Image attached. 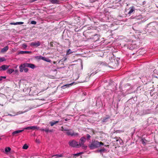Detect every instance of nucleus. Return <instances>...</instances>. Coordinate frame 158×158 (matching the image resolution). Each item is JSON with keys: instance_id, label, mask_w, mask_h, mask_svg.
I'll return each mask as SVG.
<instances>
[{"instance_id": "nucleus-1", "label": "nucleus", "mask_w": 158, "mask_h": 158, "mask_svg": "<svg viewBox=\"0 0 158 158\" xmlns=\"http://www.w3.org/2000/svg\"><path fill=\"white\" fill-rule=\"evenodd\" d=\"M103 145L102 142H99L98 141H92L91 143L89 145V147L91 149H93L94 148H98L101 146Z\"/></svg>"}, {"instance_id": "nucleus-2", "label": "nucleus", "mask_w": 158, "mask_h": 158, "mask_svg": "<svg viewBox=\"0 0 158 158\" xmlns=\"http://www.w3.org/2000/svg\"><path fill=\"white\" fill-rule=\"evenodd\" d=\"M86 140L85 138L84 137H82L79 140V143L78 144L79 147H81L82 148L86 149L87 146L84 144V143Z\"/></svg>"}, {"instance_id": "nucleus-3", "label": "nucleus", "mask_w": 158, "mask_h": 158, "mask_svg": "<svg viewBox=\"0 0 158 158\" xmlns=\"http://www.w3.org/2000/svg\"><path fill=\"white\" fill-rule=\"evenodd\" d=\"M36 67V66L34 64L31 63H26L22 64L20 65V68H23V67H28L33 69Z\"/></svg>"}, {"instance_id": "nucleus-4", "label": "nucleus", "mask_w": 158, "mask_h": 158, "mask_svg": "<svg viewBox=\"0 0 158 158\" xmlns=\"http://www.w3.org/2000/svg\"><path fill=\"white\" fill-rule=\"evenodd\" d=\"M65 133L67 135L71 136L76 137L79 135L78 133L74 132V131L71 129L68 130Z\"/></svg>"}, {"instance_id": "nucleus-5", "label": "nucleus", "mask_w": 158, "mask_h": 158, "mask_svg": "<svg viewBox=\"0 0 158 158\" xmlns=\"http://www.w3.org/2000/svg\"><path fill=\"white\" fill-rule=\"evenodd\" d=\"M69 146L73 148H79V145L77 142L75 140H72L69 142Z\"/></svg>"}, {"instance_id": "nucleus-6", "label": "nucleus", "mask_w": 158, "mask_h": 158, "mask_svg": "<svg viewBox=\"0 0 158 158\" xmlns=\"http://www.w3.org/2000/svg\"><path fill=\"white\" fill-rule=\"evenodd\" d=\"M99 37L100 36L98 34L95 33L94 35L89 36V39L92 40L96 42L99 40Z\"/></svg>"}, {"instance_id": "nucleus-7", "label": "nucleus", "mask_w": 158, "mask_h": 158, "mask_svg": "<svg viewBox=\"0 0 158 158\" xmlns=\"http://www.w3.org/2000/svg\"><path fill=\"white\" fill-rule=\"evenodd\" d=\"M147 28L148 32L150 33H151L152 31H154L156 28L155 27L153 26L151 23H150L148 24Z\"/></svg>"}, {"instance_id": "nucleus-8", "label": "nucleus", "mask_w": 158, "mask_h": 158, "mask_svg": "<svg viewBox=\"0 0 158 158\" xmlns=\"http://www.w3.org/2000/svg\"><path fill=\"white\" fill-rule=\"evenodd\" d=\"M135 7L132 6L130 7L127 10V11H128V14L129 15H130L131 14L133 13H134L135 11Z\"/></svg>"}, {"instance_id": "nucleus-9", "label": "nucleus", "mask_w": 158, "mask_h": 158, "mask_svg": "<svg viewBox=\"0 0 158 158\" xmlns=\"http://www.w3.org/2000/svg\"><path fill=\"white\" fill-rule=\"evenodd\" d=\"M41 44L40 42L38 41L37 42H32L30 44V45L31 47H37L40 46Z\"/></svg>"}, {"instance_id": "nucleus-10", "label": "nucleus", "mask_w": 158, "mask_h": 158, "mask_svg": "<svg viewBox=\"0 0 158 158\" xmlns=\"http://www.w3.org/2000/svg\"><path fill=\"white\" fill-rule=\"evenodd\" d=\"M114 139L115 140L114 141L117 142V144H122L123 141L120 138L116 137Z\"/></svg>"}, {"instance_id": "nucleus-11", "label": "nucleus", "mask_w": 158, "mask_h": 158, "mask_svg": "<svg viewBox=\"0 0 158 158\" xmlns=\"http://www.w3.org/2000/svg\"><path fill=\"white\" fill-rule=\"evenodd\" d=\"M9 66L6 65H3L1 66L0 67V71L5 70L8 69Z\"/></svg>"}, {"instance_id": "nucleus-12", "label": "nucleus", "mask_w": 158, "mask_h": 158, "mask_svg": "<svg viewBox=\"0 0 158 158\" xmlns=\"http://www.w3.org/2000/svg\"><path fill=\"white\" fill-rule=\"evenodd\" d=\"M39 129V127L36 126H30L25 128L24 129L26 130H35L36 129Z\"/></svg>"}, {"instance_id": "nucleus-13", "label": "nucleus", "mask_w": 158, "mask_h": 158, "mask_svg": "<svg viewBox=\"0 0 158 158\" xmlns=\"http://www.w3.org/2000/svg\"><path fill=\"white\" fill-rule=\"evenodd\" d=\"M23 131H24L23 129L22 130H19L15 131H13L12 133V135L13 136H16L17 135H16V134H17L21 132H23Z\"/></svg>"}, {"instance_id": "nucleus-14", "label": "nucleus", "mask_w": 158, "mask_h": 158, "mask_svg": "<svg viewBox=\"0 0 158 158\" xmlns=\"http://www.w3.org/2000/svg\"><path fill=\"white\" fill-rule=\"evenodd\" d=\"M64 0H49L53 4H58L60 1H64Z\"/></svg>"}, {"instance_id": "nucleus-15", "label": "nucleus", "mask_w": 158, "mask_h": 158, "mask_svg": "<svg viewBox=\"0 0 158 158\" xmlns=\"http://www.w3.org/2000/svg\"><path fill=\"white\" fill-rule=\"evenodd\" d=\"M19 68L20 69L19 71L21 72H23V70H24V71L25 73H27L28 71V68H27L26 67H24V68L23 67V68H20V65L19 66Z\"/></svg>"}, {"instance_id": "nucleus-16", "label": "nucleus", "mask_w": 158, "mask_h": 158, "mask_svg": "<svg viewBox=\"0 0 158 158\" xmlns=\"http://www.w3.org/2000/svg\"><path fill=\"white\" fill-rule=\"evenodd\" d=\"M138 24H135L133 26L132 28L134 30L137 31L138 30Z\"/></svg>"}, {"instance_id": "nucleus-17", "label": "nucleus", "mask_w": 158, "mask_h": 158, "mask_svg": "<svg viewBox=\"0 0 158 158\" xmlns=\"http://www.w3.org/2000/svg\"><path fill=\"white\" fill-rule=\"evenodd\" d=\"M25 112V111L23 112V111H20L18 112L16 114V113H13L12 114H8V115H10L11 116H15L16 115H18L19 114H21L23 113H24Z\"/></svg>"}, {"instance_id": "nucleus-18", "label": "nucleus", "mask_w": 158, "mask_h": 158, "mask_svg": "<svg viewBox=\"0 0 158 158\" xmlns=\"http://www.w3.org/2000/svg\"><path fill=\"white\" fill-rule=\"evenodd\" d=\"M140 51L139 52V55H143L145 54L146 52L145 50L143 49H140Z\"/></svg>"}, {"instance_id": "nucleus-19", "label": "nucleus", "mask_w": 158, "mask_h": 158, "mask_svg": "<svg viewBox=\"0 0 158 158\" xmlns=\"http://www.w3.org/2000/svg\"><path fill=\"white\" fill-rule=\"evenodd\" d=\"M31 53V51H21L19 52H18V54H23L25 53Z\"/></svg>"}, {"instance_id": "nucleus-20", "label": "nucleus", "mask_w": 158, "mask_h": 158, "mask_svg": "<svg viewBox=\"0 0 158 158\" xmlns=\"http://www.w3.org/2000/svg\"><path fill=\"white\" fill-rule=\"evenodd\" d=\"M9 47L8 46H6L4 47V48H2L1 50V52H6L7 50L8 49Z\"/></svg>"}, {"instance_id": "nucleus-21", "label": "nucleus", "mask_w": 158, "mask_h": 158, "mask_svg": "<svg viewBox=\"0 0 158 158\" xmlns=\"http://www.w3.org/2000/svg\"><path fill=\"white\" fill-rule=\"evenodd\" d=\"M106 149L104 148H102L100 150H97L96 151L98 152H100L101 154H102L106 151Z\"/></svg>"}, {"instance_id": "nucleus-22", "label": "nucleus", "mask_w": 158, "mask_h": 158, "mask_svg": "<svg viewBox=\"0 0 158 158\" xmlns=\"http://www.w3.org/2000/svg\"><path fill=\"white\" fill-rule=\"evenodd\" d=\"M59 122V121H53L49 122V123L51 126H52L56 124Z\"/></svg>"}, {"instance_id": "nucleus-23", "label": "nucleus", "mask_w": 158, "mask_h": 158, "mask_svg": "<svg viewBox=\"0 0 158 158\" xmlns=\"http://www.w3.org/2000/svg\"><path fill=\"white\" fill-rule=\"evenodd\" d=\"M146 140L144 138H142L141 140H140V142H141V143L143 144V145H145L146 143Z\"/></svg>"}, {"instance_id": "nucleus-24", "label": "nucleus", "mask_w": 158, "mask_h": 158, "mask_svg": "<svg viewBox=\"0 0 158 158\" xmlns=\"http://www.w3.org/2000/svg\"><path fill=\"white\" fill-rule=\"evenodd\" d=\"M98 64H99L100 65H104L105 66H107L108 65L107 63L102 61H99L98 62Z\"/></svg>"}, {"instance_id": "nucleus-25", "label": "nucleus", "mask_w": 158, "mask_h": 158, "mask_svg": "<svg viewBox=\"0 0 158 158\" xmlns=\"http://www.w3.org/2000/svg\"><path fill=\"white\" fill-rule=\"evenodd\" d=\"M55 156H56V157H55V158L62 157L63 156V155L62 154H56V155H53L52 156V157H55Z\"/></svg>"}, {"instance_id": "nucleus-26", "label": "nucleus", "mask_w": 158, "mask_h": 158, "mask_svg": "<svg viewBox=\"0 0 158 158\" xmlns=\"http://www.w3.org/2000/svg\"><path fill=\"white\" fill-rule=\"evenodd\" d=\"M14 71V69H8L7 71V73L9 74H11Z\"/></svg>"}, {"instance_id": "nucleus-27", "label": "nucleus", "mask_w": 158, "mask_h": 158, "mask_svg": "<svg viewBox=\"0 0 158 158\" xmlns=\"http://www.w3.org/2000/svg\"><path fill=\"white\" fill-rule=\"evenodd\" d=\"M121 0H115L113 2L115 4L118 3L119 5H118V6H119V5H120V2L121 1Z\"/></svg>"}, {"instance_id": "nucleus-28", "label": "nucleus", "mask_w": 158, "mask_h": 158, "mask_svg": "<svg viewBox=\"0 0 158 158\" xmlns=\"http://www.w3.org/2000/svg\"><path fill=\"white\" fill-rule=\"evenodd\" d=\"M45 131L46 133H48V132H52L53 131L52 130H49L48 128H46L45 129Z\"/></svg>"}, {"instance_id": "nucleus-29", "label": "nucleus", "mask_w": 158, "mask_h": 158, "mask_svg": "<svg viewBox=\"0 0 158 158\" xmlns=\"http://www.w3.org/2000/svg\"><path fill=\"white\" fill-rule=\"evenodd\" d=\"M36 58L39 60H44V59L45 58V57L41 56H37Z\"/></svg>"}, {"instance_id": "nucleus-30", "label": "nucleus", "mask_w": 158, "mask_h": 158, "mask_svg": "<svg viewBox=\"0 0 158 158\" xmlns=\"http://www.w3.org/2000/svg\"><path fill=\"white\" fill-rule=\"evenodd\" d=\"M11 150V148L10 147H7L5 148V151L6 152H10Z\"/></svg>"}, {"instance_id": "nucleus-31", "label": "nucleus", "mask_w": 158, "mask_h": 158, "mask_svg": "<svg viewBox=\"0 0 158 158\" xmlns=\"http://www.w3.org/2000/svg\"><path fill=\"white\" fill-rule=\"evenodd\" d=\"M73 53V52L70 49H69L66 52V55H68Z\"/></svg>"}, {"instance_id": "nucleus-32", "label": "nucleus", "mask_w": 158, "mask_h": 158, "mask_svg": "<svg viewBox=\"0 0 158 158\" xmlns=\"http://www.w3.org/2000/svg\"><path fill=\"white\" fill-rule=\"evenodd\" d=\"M28 146L26 144H25L23 147V148L24 149H27L28 148Z\"/></svg>"}, {"instance_id": "nucleus-33", "label": "nucleus", "mask_w": 158, "mask_h": 158, "mask_svg": "<svg viewBox=\"0 0 158 158\" xmlns=\"http://www.w3.org/2000/svg\"><path fill=\"white\" fill-rule=\"evenodd\" d=\"M44 60L48 62H51V60L50 59H49L48 58H46L45 57V58L44 59Z\"/></svg>"}, {"instance_id": "nucleus-34", "label": "nucleus", "mask_w": 158, "mask_h": 158, "mask_svg": "<svg viewBox=\"0 0 158 158\" xmlns=\"http://www.w3.org/2000/svg\"><path fill=\"white\" fill-rule=\"evenodd\" d=\"M68 129H67V128H64L63 127H61V131H66V132L67 131V130Z\"/></svg>"}, {"instance_id": "nucleus-35", "label": "nucleus", "mask_w": 158, "mask_h": 158, "mask_svg": "<svg viewBox=\"0 0 158 158\" xmlns=\"http://www.w3.org/2000/svg\"><path fill=\"white\" fill-rule=\"evenodd\" d=\"M73 83H71L70 84H69V85H64L63 86V87H69V86H71L72 85Z\"/></svg>"}, {"instance_id": "nucleus-36", "label": "nucleus", "mask_w": 158, "mask_h": 158, "mask_svg": "<svg viewBox=\"0 0 158 158\" xmlns=\"http://www.w3.org/2000/svg\"><path fill=\"white\" fill-rule=\"evenodd\" d=\"M5 60L6 59L4 57H1L0 58V62H2Z\"/></svg>"}, {"instance_id": "nucleus-37", "label": "nucleus", "mask_w": 158, "mask_h": 158, "mask_svg": "<svg viewBox=\"0 0 158 158\" xmlns=\"http://www.w3.org/2000/svg\"><path fill=\"white\" fill-rule=\"evenodd\" d=\"M31 23L32 24H36V22L35 21H32L31 22Z\"/></svg>"}, {"instance_id": "nucleus-38", "label": "nucleus", "mask_w": 158, "mask_h": 158, "mask_svg": "<svg viewBox=\"0 0 158 158\" xmlns=\"http://www.w3.org/2000/svg\"><path fill=\"white\" fill-rule=\"evenodd\" d=\"M92 31L89 32L91 33H95V31H96V30L95 29H92Z\"/></svg>"}, {"instance_id": "nucleus-39", "label": "nucleus", "mask_w": 158, "mask_h": 158, "mask_svg": "<svg viewBox=\"0 0 158 158\" xmlns=\"http://www.w3.org/2000/svg\"><path fill=\"white\" fill-rule=\"evenodd\" d=\"M87 136V139H89L91 137V136L90 135H89V134H87L86 135Z\"/></svg>"}, {"instance_id": "nucleus-40", "label": "nucleus", "mask_w": 158, "mask_h": 158, "mask_svg": "<svg viewBox=\"0 0 158 158\" xmlns=\"http://www.w3.org/2000/svg\"><path fill=\"white\" fill-rule=\"evenodd\" d=\"M73 155L74 156V157H75L76 156H80V155H79V153H76V154H74Z\"/></svg>"}, {"instance_id": "nucleus-41", "label": "nucleus", "mask_w": 158, "mask_h": 158, "mask_svg": "<svg viewBox=\"0 0 158 158\" xmlns=\"http://www.w3.org/2000/svg\"><path fill=\"white\" fill-rule=\"evenodd\" d=\"M24 23L23 22H17V25H21L23 24Z\"/></svg>"}, {"instance_id": "nucleus-42", "label": "nucleus", "mask_w": 158, "mask_h": 158, "mask_svg": "<svg viewBox=\"0 0 158 158\" xmlns=\"http://www.w3.org/2000/svg\"><path fill=\"white\" fill-rule=\"evenodd\" d=\"M26 122V121H16V123H23L25 122Z\"/></svg>"}, {"instance_id": "nucleus-43", "label": "nucleus", "mask_w": 158, "mask_h": 158, "mask_svg": "<svg viewBox=\"0 0 158 158\" xmlns=\"http://www.w3.org/2000/svg\"><path fill=\"white\" fill-rule=\"evenodd\" d=\"M37 0H30L29 1V2H35V1H37Z\"/></svg>"}, {"instance_id": "nucleus-44", "label": "nucleus", "mask_w": 158, "mask_h": 158, "mask_svg": "<svg viewBox=\"0 0 158 158\" xmlns=\"http://www.w3.org/2000/svg\"><path fill=\"white\" fill-rule=\"evenodd\" d=\"M10 24L11 25H17L16 22V23H10Z\"/></svg>"}, {"instance_id": "nucleus-45", "label": "nucleus", "mask_w": 158, "mask_h": 158, "mask_svg": "<svg viewBox=\"0 0 158 158\" xmlns=\"http://www.w3.org/2000/svg\"><path fill=\"white\" fill-rule=\"evenodd\" d=\"M23 47L24 48H26L27 47V45L25 44H23Z\"/></svg>"}, {"instance_id": "nucleus-46", "label": "nucleus", "mask_w": 158, "mask_h": 158, "mask_svg": "<svg viewBox=\"0 0 158 158\" xmlns=\"http://www.w3.org/2000/svg\"><path fill=\"white\" fill-rule=\"evenodd\" d=\"M98 0H90V1L91 2H95L96 1H98Z\"/></svg>"}, {"instance_id": "nucleus-47", "label": "nucleus", "mask_w": 158, "mask_h": 158, "mask_svg": "<svg viewBox=\"0 0 158 158\" xmlns=\"http://www.w3.org/2000/svg\"><path fill=\"white\" fill-rule=\"evenodd\" d=\"M1 77L2 78V79H6V76H1Z\"/></svg>"}, {"instance_id": "nucleus-48", "label": "nucleus", "mask_w": 158, "mask_h": 158, "mask_svg": "<svg viewBox=\"0 0 158 158\" xmlns=\"http://www.w3.org/2000/svg\"><path fill=\"white\" fill-rule=\"evenodd\" d=\"M40 130L41 131H45V129H44V128H41L40 129Z\"/></svg>"}, {"instance_id": "nucleus-49", "label": "nucleus", "mask_w": 158, "mask_h": 158, "mask_svg": "<svg viewBox=\"0 0 158 158\" xmlns=\"http://www.w3.org/2000/svg\"><path fill=\"white\" fill-rule=\"evenodd\" d=\"M96 73H92L91 74V75H94L95 74H96Z\"/></svg>"}, {"instance_id": "nucleus-50", "label": "nucleus", "mask_w": 158, "mask_h": 158, "mask_svg": "<svg viewBox=\"0 0 158 158\" xmlns=\"http://www.w3.org/2000/svg\"><path fill=\"white\" fill-rule=\"evenodd\" d=\"M146 2H145V1H143V5H144V4H145V3H146Z\"/></svg>"}, {"instance_id": "nucleus-51", "label": "nucleus", "mask_w": 158, "mask_h": 158, "mask_svg": "<svg viewBox=\"0 0 158 158\" xmlns=\"http://www.w3.org/2000/svg\"><path fill=\"white\" fill-rule=\"evenodd\" d=\"M79 155H80L81 154H83V152H79Z\"/></svg>"}, {"instance_id": "nucleus-52", "label": "nucleus", "mask_w": 158, "mask_h": 158, "mask_svg": "<svg viewBox=\"0 0 158 158\" xmlns=\"http://www.w3.org/2000/svg\"><path fill=\"white\" fill-rule=\"evenodd\" d=\"M2 78L1 77V76L0 77V81H1L2 80Z\"/></svg>"}, {"instance_id": "nucleus-53", "label": "nucleus", "mask_w": 158, "mask_h": 158, "mask_svg": "<svg viewBox=\"0 0 158 158\" xmlns=\"http://www.w3.org/2000/svg\"><path fill=\"white\" fill-rule=\"evenodd\" d=\"M106 120V119H103V122H105V120Z\"/></svg>"}, {"instance_id": "nucleus-54", "label": "nucleus", "mask_w": 158, "mask_h": 158, "mask_svg": "<svg viewBox=\"0 0 158 158\" xmlns=\"http://www.w3.org/2000/svg\"><path fill=\"white\" fill-rule=\"evenodd\" d=\"M83 94H84V95H86V93H83Z\"/></svg>"}, {"instance_id": "nucleus-55", "label": "nucleus", "mask_w": 158, "mask_h": 158, "mask_svg": "<svg viewBox=\"0 0 158 158\" xmlns=\"http://www.w3.org/2000/svg\"><path fill=\"white\" fill-rule=\"evenodd\" d=\"M139 18H140L141 17V15H139Z\"/></svg>"}, {"instance_id": "nucleus-56", "label": "nucleus", "mask_w": 158, "mask_h": 158, "mask_svg": "<svg viewBox=\"0 0 158 158\" xmlns=\"http://www.w3.org/2000/svg\"><path fill=\"white\" fill-rule=\"evenodd\" d=\"M65 119V121H68V120H68V119Z\"/></svg>"}, {"instance_id": "nucleus-57", "label": "nucleus", "mask_w": 158, "mask_h": 158, "mask_svg": "<svg viewBox=\"0 0 158 158\" xmlns=\"http://www.w3.org/2000/svg\"><path fill=\"white\" fill-rule=\"evenodd\" d=\"M66 60V58H65L64 59V61H65Z\"/></svg>"}, {"instance_id": "nucleus-58", "label": "nucleus", "mask_w": 158, "mask_h": 158, "mask_svg": "<svg viewBox=\"0 0 158 158\" xmlns=\"http://www.w3.org/2000/svg\"><path fill=\"white\" fill-rule=\"evenodd\" d=\"M1 139V138H0V139Z\"/></svg>"}, {"instance_id": "nucleus-59", "label": "nucleus", "mask_w": 158, "mask_h": 158, "mask_svg": "<svg viewBox=\"0 0 158 158\" xmlns=\"http://www.w3.org/2000/svg\"><path fill=\"white\" fill-rule=\"evenodd\" d=\"M1 105V104H0V105Z\"/></svg>"}]
</instances>
